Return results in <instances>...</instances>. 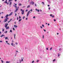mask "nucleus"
<instances>
[{
  "instance_id": "f257e3e1",
  "label": "nucleus",
  "mask_w": 63,
  "mask_h": 63,
  "mask_svg": "<svg viewBox=\"0 0 63 63\" xmlns=\"http://www.w3.org/2000/svg\"><path fill=\"white\" fill-rule=\"evenodd\" d=\"M8 19H9V18L5 19L4 20V22H7V21H8Z\"/></svg>"
},
{
  "instance_id": "f03ea898",
  "label": "nucleus",
  "mask_w": 63,
  "mask_h": 63,
  "mask_svg": "<svg viewBox=\"0 0 63 63\" xmlns=\"http://www.w3.org/2000/svg\"><path fill=\"white\" fill-rule=\"evenodd\" d=\"M30 11H29L27 13V16H29V14H30Z\"/></svg>"
},
{
  "instance_id": "7ed1b4c3",
  "label": "nucleus",
  "mask_w": 63,
  "mask_h": 63,
  "mask_svg": "<svg viewBox=\"0 0 63 63\" xmlns=\"http://www.w3.org/2000/svg\"><path fill=\"white\" fill-rule=\"evenodd\" d=\"M34 2L33 1H32L30 3V4H31L34 5Z\"/></svg>"
},
{
  "instance_id": "20e7f679",
  "label": "nucleus",
  "mask_w": 63,
  "mask_h": 63,
  "mask_svg": "<svg viewBox=\"0 0 63 63\" xmlns=\"http://www.w3.org/2000/svg\"><path fill=\"white\" fill-rule=\"evenodd\" d=\"M9 15H6L5 16V17L7 19V18H8V17L9 16Z\"/></svg>"
},
{
  "instance_id": "39448f33",
  "label": "nucleus",
  "mask_w": 63,
  "mask_h": 63,
  "mask_svg": "<svg viewBox=\"0 0 63 63\" xmlns=\"http://www.w3.org/2000/svg\"><path fill=\"white\" fill-rule=\"evenodd\" d=\"M24 10H22V12L21 13L22 15H23L24 14Z\"/></svg>"
},
{
  "instance_id": "423d86ee",
  "label": "nucleus",
  "mask_w": 63,
  "mask_h": 63,
  "mask_svg": "<svg viewBox=\"0 0 63 63\" xmlns=\"http://www.w3.org/2000/svg\"><path fill=\"white\" fill-rule=\"evenodd\" d=\"M8 23H7L5 25V27L6 28V27H7V26L8 25Z\"/></svg>"
},
{
  "instance_id": "0eeeda50",
  "label": "nucleus",
  "mask_w": 63,
  "mask_h": 63,
  "mask_svg": "<svg viewBox=\"0 0 63 63\" xmlns=\"http://www.w3.org/2000/svg\"><path fill=\"white\" fill-rule=\"evenodd\" d=\"M4 2L5 3H6L7 5H9V3H7V0H6L5 1H4Z\"/></svg>"
},
{
  "instance_id": "6e6552de",
  "label": "nucleus",
  "mask_w": 63,
  "mask_h": 63,
  "mask_svg": "<svg viewBox=\"0 0 63 63\" xmlns=\"http://www.w3.org/2000/svg\"><path fill=\"white\" fill-rule=\"evenodd\" d=\"M11 45H12V46H13V47H15V45H14V43H12L11 44Z\"/></svg>"
},
{
  "instance_id": "1a4fd4ad",
  "label": "nucleus",
  "mask_w": 63,
  "mask_h": 63,
  "mask_svg": "<svg viewBox=\"0 0 63 63\" xmlns=\"http://www.w3.org/2000/svg\"><path fill=\"white\" fill-rule=\"evenodd\" d=\"M6 28V29H9V27L8 26L7 27H5Z\"/></svg>"
},
{
  "instance_id": "9d476101",
  "label": "nucleus",
  "mask_w": 63,
  "mask_h": 63,
  "mask_svg": "<svg viewBox=\"0 0 63 63\" xmlns=\"http://www.w3.org/2000/svg\"><path fill=\"white\" fill-rule=\"evenodd\" d=\"M3 36H5V35L2 34L0 36V37H3Z\"/></svg>"
},
{
  "instance_id": "9b49d317",
  "label": "nucleus",
  "mask_w": 63,
  "mask_h": 63,
  "mask_svg": "<svg viewBox=\"0 0 63 63\" xmlns=\"http://www.w3.org/2000/svg\"><path fill=\"white\" fill-rule=\"evenodd\" d=\"M12 4V2H11V1H10V3H9V5L10 6H11V4Z\"/></svg>"
},
{
  "instance_id": "f8f14e48",
  "label": "nucleus",
  "mask_w": 63,
  "mask_h": 63,
  "mask_svg": "<svg viewBox=\"0 0 63 63\" xmlns=\"http://www.w3.org/2000/svg\"><path fill=\"white\" fill-rule=\"evenodd\" d=\"M12 20V19H10V21H9L8 22V23H9V22H10L11 21V20Z\"/></svg>"
},
{
  "instance_id": "ddd939ff",
  "label": "nucleus",
  "mask_w": 63,
  "mask_h": 63,
  "mask_svg": "<svg viewBox=\"0 0 63 63\" xmlns=\"http://www.w3.org/2000/svg\"><path fill=\"white\" fill-rule=\"evenodd\" d=\"M13 12H11V13L9 14V16H11V15H12L13 14Z\"/></svg>"
},
{
  "instance_id": "4468645a",
  "label": "nucleus",
  "mask_w": 63,
  "mask_h": 63,
  "mask_svg": "<svg viewBox=\"0 0 63 63\" xmlns=\"http://www.w3.org/2000/svg\"><path fill=\"white\" fill-rule=\"evenodd\" d=\"M14 26L15 28H16L17 27V26L16 25H14Z\"/></svg>"
},
{
  "instance_id": "2eb2a0df",
  "label": "nucleus",
  "mask_w": 63,
  "mask_h": 63,
  "mask_svg": "<svg viewBox=\"0 0 63 63\" xmlns=\"http://www.w3.org/2000/svg\"><path fill=\"white\" fill-rule=\"evenodd\" d=\"M14 39H16V35L14 34Z\"/></svg>"
},
{
  "instance_id": "dca6fc26",
  "label": "nucleus",
  "mask_w": 63,
  "mask_h": 63,
  "mask_svg": "<svg viewBox=\"0 0 63 63\" xmlns=\"http://www.w3.org/2000/svg\"><path fill=\"white\" fill-rule=\"evenodd\" d=\"M8 37H6L5 38V40H7V39H8Z\"/></svg>"
},
{
  "instance_id": "f3484780",
  "label": "nucleus",
  "mask_w": 63,
  "mask_h": 63,
  "mask_svg": "<svg viewBox=\"0 0 63 63\" xmlns=\"http://www.w3.org/2000/svg\"><path fill=\"white\" fill-rule=\"evenodd\" d=\"M19 6H21L22 5V4H21V3H19Z\"/></svg>"
},
{
  "instance_id": "a211bd4d",
  "label": "nucleus",
  "mask_w": 63,
  "mask_h": 63,
  "mask_svg": "<svg viewBox=\"0 0 63 63\" xmlns=\"http://www.w3.org/2000/svg\"><path fill=\"white\" fill-rule=\"evenodd\" d=\"M1 62L2 63H4V62L2 60H1Z\"/></svg>"
},
{
  "instance_id": "6ab92c4d",
  "label": "nucleus",
  "mask_w": 63,
  "mask_h": 63,
  "mask_svg": "<svg viewBox=\"0 0 63 63\" xmlns=\"http://www.w3.org/2000/svg\"><path fill=\"white\" fill-rule=\"evenodd\" d=\"M13 1V0H9L8 2H10V1Z\"/></svg>"
},
{
  "instance_id": "aec40b11",
  "label": "nucleus",
  "mask_w": 63,
  "mask_h": 63,
  "mask_svg": "<svg viewBox=\"0 0 63 63\" xmlns=\"http://www.w3.org/2000/svg\"><path fill=\"white\" fill-rule=\"evenodd\" d=\"M8 32V31H6V32H4L5 33H7Z\"/></svg>"
},
{
  "instance_id": "412c9836",
  "label": "nucleus",
  "mask_w": 63,
  "mask_h": 63,
  "mask_svg": "<svg viewBox=\"0 0 63 63\" xmlns=\"http://www.w3.org/2000/svg\"><path fill=\"white\" fill-rule=\"evenodd\" d=\"M2 31L4 32V29H2Z\"/></svg>"
},
{
  "instance_id": "4be33fe9",
  "label": "nucleus",
  "mask_w": 63,
  "mask_h": 63,
  "mask_svg": "<svg viewBox=\"0 0 63 63\" xmlns=\"http://www.w3.org/2000/svg\"><path fill=\"white\" fill-rule=\"evenodd\" d=\"M19 8V7H17V9L16 8V10L17 11V10H18V8Z\"/></svg>"
},
{
  "instance_id": "5701e85b",
  "label": "nucleus",
  "mask_w": 63,
  "mask_h": 63,
  "mask_svg": "<svg viewBox=\"0 0 63 63\" xmlns=\"http://www.w3.org/2000/svg\"><path fill=\"white\" fill-rule=\"evenodd\" d=\"M30 7V6L29 5L27 7V8H29Z\"/></svg>"
},
{
  "instance_id": "b1692460",
  "label": "nucleus",
  "mask_w": 63,
  "mask_h": 63,
  "mask_svg": "<svg viewBox=\"0 0 63 63\" xmlns=\"http://www.w3.org/2000/svg\"><path fill=\"white\" fill-rule=\"evenodd\" d=\"M55 61V59L53 60V62H54V61Z\"/></svg>"
},
{
  "instance_id": "393cba45",
  "label": "nucleus",
  "mask_w": 63,
  "mask_h": 63,
  "mask_svg": "<svg viewBox=\"0 0 63 63\" xmlns=\"http://www.w3.org/2000/svg\"><path fill=\"white\" fill-rule=\"evenodd\" d=\"M39 61V60H37L36 61V62L38 63Z\"/></svg>"
},
{
  "instance_id": "a878e982",
  "label": "nucleus",
  "mask_w": 63,
  "mask_h": 63,
  "mask_svg": "<svg viewBox=\"0 0 63 63\" xmlns=\"http://www.w3.org/2000/svg\"><path fill=\"white\" fill-rule=\"evenodd\" d=\"M42 4H43L44 5H45V3H44V2H42Z\"/></svg>"
},
{
  "instance_id": "bb28decb",
  "label": "nucleus",
  "mask_w": 63,
  "mask_h": 63,
  "mask_svg": "<svg viewBox=\"0 0 63 63\" xmlns=\"http://www.w3.org/2000/svg\"><path fill=\"white\" fill-rule=\"evenodd\" d=\"M58 54V57H59V56H60V54Z\"/></svg>"
},
{
  "instance_id": "cd10ccee",
  "label": "nucleus",
  "mask_w": 63,
  "mask_h": 63,
  "mask_svg": "<svg viewBox=\"0 0 63 63\" xmlns=\"http://www.w3.org/2000/svg\"><path fill=\"white\" fill-rule=\"evenodd\" d=\"M34 63V61H32V63Z\"/></svg>"
},
{
  "instance_id": "c85d7f7f",
  "label": "nucleus",
  "mask_w": 63,
  "mask_h": 63,
  "mask_svg": "<svg viewBox=\"0 0 63 63\" xmlns=\"http://www.w3.org/2000/svg\"><path fill=\"white\" fill-rule=\"evenodd\" d=\"M33 18H36V17H35V16H34L33 17Z\"/></svg>"
},
{
  "instance_id": "c756f323",
  "label": "nucleus",
  "mask_w": 63,
  "mask_h": 63,
  "mask_svg": "<svg viewBox=\"0 0 63 63\" xmlns=\"http://www.w3.org/2000/svg\"><path fill=\"white\" fill-rule=\"evenodd\" d=\"M43 39H44V35L43 36Z\"/></svg>"
},
{
  "instance_id": "7c9ffc66",
  "label": "nucleus",
  "mask_w": 63,
  "mask_h": 63,
  "mask_svg": "<svg viewBox=\"0 0 63 63\" xmlns=\"http://www.w3.org/2000/svg\"><path fill=\"white\" fill-rule=\"evenodd\" d=\"M21 19H20L19 20V22H20V21H21Z\"/></svg>"
},
{
  "instance_id": "2f4dec72",
  "label": "nucleus",
  "mask_w": 63,
  "mask_h": 63,
  "mask_svg": "<svg viewBox=\"0 0 63 63\" xmlns=\"http://www.w3.org/2000/svg\"><path fill=\"white\" fill-rule=\"evenodd\" d=\"M44 31V32H46V30H44V29H43Z\"/></svg>"
},
{
  "instance_id": "473e14b6",
  "label": "nucleus",
  "mask_w": 63,
  "mask_h": 63,
  "mask_svg": "<svg viewBox=\"0 0 63 63\" xmlns=\"http://www.w3.org/2000/svg\"><path fill=\"white\" fill-rule=\"evenodd\" d=\"M24 18H25V16H24L23 18V19H24Z\"/></svg>"
},
{
  "instance_id": "72a5a7b5",
  "label": "nucleus",
  "mask_w": 63,
  "mask_h": 63,
  "mask_svg": "<svg viewBox=\"0 0 63 63\" xmlns=\"http://www.w3.org/2000/svg\"><path fill=\"white\" fill-rule=\"evenodd\" d=\"M15 7V8H16V9H17V6H16Z\"/></svg>"
},
{
  "instance_id": "f704fd0d",
  "label": "nucleus",
  "mask_w": 63,
  "mask_h": 63,
  "mask_svg": "<svg viewBox=\"0 0 63 63\" xmlns=\"http://www.w3.org/2000/svg\"><path fill=\"white\" fill-rule=\"evenodd\" d=\"M48 9L49 10H50V7H49L48 8Z\"/></svg>"
},
{
  "instance_id": "c9c22d12",
  "label": "nucleus",
  "mask_w": 63,
  "mask_h": 63,
  "mask_svg": "<svg viewBox=\"0 0 63 63\" xmlns=\"http://www.w3.org/2000/svg\"><path fill=\"white\" fill-rule=\"evenodd\" d=\"M10 32H12V31L11 30H10Z\"/></svg>"
},
{
  "instance_id": "e433bc0d",
  "label": "nucleus",
  "mask_w": 63,
  "mask_h": 63,
  "mask_svg": "<svg viewBox=\"0 0 63 63\" xmlns=\"http://www.w3.org/2000/svg\"><path fill=\"white\" fill-rule=\"evenodd\" d=\"M42 27H44V25L42 24Z\"/></svg>"
},
{
  "instance_id": "4c0bfd02",
  "label": "nucleus",
  "mask_w": 63,
  "mask_h": 63,
  "mask_svg": "<svg viewBox=\"0 0 63 63\" xmlns=\"http://www.w3.org/2000/svg\"><path fill=\"white\" fill-rule=\"evenodd\" d=\"M61 50V49L60 48V49H59V50L60 51Z\"/></svg>"
},
{
  "instance_id": "58836bf2",
  "label": "nucleus",
  "mask_w": 63,
  "mask_h": 63,
  "mask_svg": "<svg viewBox=\"0 0 63 63\" xmlns=\"http://www.w3.org/2000/svg\"><path fill=\"white\" fill-rule=\"evenodd\" d=\"M50 50H51V49H52V47H51V48H50Z\"/></svg>"
},
{
  "instance_id": "ea45409f",
  "label": "nucleus",
  "mask_w": 63,
  "mask_h": 63,
  "mask_svg": "<svg viewBox=\"0 0 63 63\" xmlns=\"http://www.w3.org/2000/svg\"><path fill=\"white\" fill-rule=\"evenodd\" d=\"M13 29L14 30V31H15V28H13Z\"/></svg>"
},
{
  "instance_id": "a19ab883",
  "label": "nucleus",
  "mask_w": 63,
  "mask_h": 63,
  "mask_svg": "<svg viewBox=\"0 0 63 63\" xmlns=\"http://www.w3.org/2000/svg\"><path fill=\"white\" fill-rule=\"evenodd\" d=\"M15 44L16 45H17V44H18V43H16Z\"/></svg>"
},
{
  "instance_id": "79ce46f5",
  "label": "nucleus",
  "mask_w": 63,
  "mask_h": 63,
  "mask_svg": "<svg viewBox=\"0 0 63 63\" xmlns=\"http://www.w3.org/2000/svg\"><path fill=\"white\" fill-rule=\"evenodd\" d=\"M54 21H56V20L55 19H54Z\"/></svg>"
},
{
  "instance_id": "37998d69",
  "label": "nucleus",
  "mask_w": 63,
  "mask_h": 63,
  "mask_svg": "<svg viewBox=\"0 0 63 63\" xmlns=\"http://www.w3.org/2000/svg\"><path fill=\"white\" fill-rule=\"evenodd\" d=\"M37 11H38V12H40V11H39V9L37 10Z\"/></svg>"
},
{
  "instance_id": "c03bdc74",
  "label": "nucleus",
  "mask_w": 63,
  "mask_h": 63,
  "mask_svg": "<svg viewBox=\"0 0 63 63\" xmlns=\"http://www.w3.org/2000/svg\"><path fill=\"white\" fill-rule=\"evenodd\" d=\"M52 16V14H50V16Z\"/></svg>"
},
{
  "instance_id": "a18cd8bd",
  "label": "nucleus",
  "mask_w": 63,
  "mask_h": 63,
  "mask_svg": "<svg viewBox=\"0 0 63 63\" xmlns=\"http://www.w3.org/2000/svg\"><path fill=\"white\" fill-rule=\"evenodd\" d=\"M18 17H17V20H18Z\"/></svg>"
},
{
  "instance_id": "49530a36",
  "label": "nucleus",
  "mask_w": 63,
  "mask_h": 63,
  "mask_svg": "<svg viewBox=\"0 0 63 63\" xmlns=\"http://www.w3.org/2000/svg\"><path fill=\"white\" fill-rule=\"evenodd\" d=\"M52 17H54V16H52Z\"/></svg>"
},
{
  "instance_id": "de8ad7c7",
  "label": "nucleus",
  "mask_w": 63,
  "mask_h": 63,
  "mask_svg": "<svg viewBox=\"0 0 63 63\" xmlns=\"http://www.w3.org/2000/svg\"><path fill=\"white\" fill-rule=\"evenodd\" d=\"M17 10H15V12H17Z\"/></svg>"
},
{
  "instance_id": "09e8293b",
  "label": "nucleus",
  "mask_w": 63,
  "mask_h": 63,
  "mask_svg": "<svg viewBox=\"0 0 63 63\" xmlns=\"http://www.w3.org/2000/svg\"><path fill=\"white\" fill-rule=\"evenodd\" d=\"M15 16H17V14H16V13L15 14Z\"/></svg>"
},
{
  "instance_id": "8fccbe9b",
  "label": "nucleus",
  "mask_w": 63,
  "mask_h": 63,
  "mask_svg": "<svg viewBox=\"0 0 63 63\" xmlns=\"http://www.w3.org/2000/svg\"><path fill=\"white\" fill-rule=\"evenodd\" d=\"M40 28H42V29L43 28V27L41 26H40Z\"/></svg>"
},
{
  "instance_id": "3c124183",
  "label": "nucleus",
  "mask_w": 63,
  "mask_h": 63,
  "mask_svg": "<svg viewBox=\"0 0 63 63\" xmlns=\"http://www.w3.org/2000/svg\"><path fill=\"white\" fill-rule=\"evenodd\" d=\"M46 49H47V50H48V48H46Z\"/></svg>"
},
{
  "instance_id": "603ef678",
  "label": "nucleus",
  "mask_w": 63,
  "mask_h": 63,
  "mask_svg": "<svg viewBox=\"0 0 63 63\" xmlns=\"http://www.w3.org/2000/svg\"><path fill=\"white\" fill-rule=\"evenodd\" d=\"M30 11H31V12L33 11V10H32V9H31Z\"/></svg>"
},
{
  "instance_id": "864d4df0",
  "label": "nucleus",
  "mask_w": 63,
  "mask_h": 63,
  "mask_svg": "<svg viewBox=\"0 0 63 63\" xmlns=\"http://www.w3.org/2000/svg\"><path fill=\"white\" fill-rule=\"evenodd\" d=\"M6 43H8V41H6Z\"/></svg>"
},
{
  "instance_id": "5fc2aeb1",
  "label": "nucleus",
  "mask_w": 63,
  "mask_h": 63,
  "mask_svg": "<svg viewBox=\"0 0 63 63\" xmlns=\"http://www.w3.org/2000/svg\"><path fill=\"white\" fill-rule=\"evenodd\" d=\"M27 11H28V10H26V12H27Z\"/></svg>"
},
{
  "instance_id": "6e6d98bb",
  "label": "nucleus",
  "mask_w": 63,
  "mask_h": 63,
  "mask_svg": "<svg viewBox=\"0 0 63 63\" xmlns=\"http://www.w3.org/2000/svg\"><path fill=\"white\" fill-rule=\"evenodd\" d=\"M19 18H21V17H20V16H19Z\"/></svg>"
},
{
  "instance_id": "4d7b16f0",
  "label": "nucleus",
  "mask_w": 63,
  "mask_h": 63,
  "mask_svg": "<svg viewBox=\"0 0 63 63\" xmlns=\"http://www.w3.org/2000/svg\"><path fill=\"white\" fill-rule=\"evenodd\" d=\"M6 63H9V62H6Z\"/></svg>"
},
{
  "instance_id": "13d9d810",
  "label": "nucleus",
  "mask_w": 63,
  "mask_h": 63,
  "mask_svg": "<svg viewBox=\"0 0 63 63\" xmlns=\"http://www.w3.org/2000/svg\"><path fill=\"white\" fill-rule=\"evenodd\" d=\"M49 6H50L49 5H47V6H48V7H49Z\"/></svg>"
},
{
  "instance_id": "bf43d9fd",
  "label": "nucleus",
  "mask_w": 63,
  "mask_h": 63,
  "mask_svg": "<svg viewBox=\"0 0 63 63\" xmlns=\"http://www.w3.org/2000/svg\"><path fill=\"white\" fill-rule=\"evenodd\" d=\"M28 19V18H26V20H27Z\"/></svg>"
},
{
  "instance_id": "052dcab7",
  "label": "nucleus",
  "mask_w": 63,
  "mask_h": 63,
  "mask_svg": "<svg viewBox=\"0 0 63 63\" xmlns=\"http://www.w3.org/2000/svg\"><path fill=\"white\" fill-rule=\"evenodd\" d=\"M23 11L22 10V9H21V11Z\"/></svg>"
},
{
  "instance_id": "680f3d73",
  "label": "nucleus",
  "mask_w": 63,
  "mask_h": 63,
  "mask_svg": "<svg viewBox=\"0 0 63 63\" xmlns=\"http://www.w3.org/2000/svg\"><path fill=\"white\" fill-rule=\"evenodd\" d=\"M15 2H16V1H17V0H15Z\"/></svg>"
},
{
  "instance_id": "e2e57ef3",
  "label": "nucleus",
  "mask_w": 63,
  "mask_h": 63,
  "mask_svg": "<svg viewBox=\"0 0 63 63\" xmlns=\"http://www.w3.org/2000/svg\"><path fill=\"white\" fill-rule=\"evenodd\" d=\"M35 10H36V11H37V9H35Z\"/></svg>"
},
{
  "instance_id": "0e129e2a",
  "label": "nucleus",
  "mask_w": 63,
  "mask_h": 63,
  "mask_svg": "<svg viewBox=\"0 0 63 63\" xmlns=\"http://www.w3.org/2000/svg\"><path fill=\"white\" fill-rule=\"evenodd\" d=\"M1 18H3V17L2 16V17H1Z\"/></svg>"
},
{
  "instance_id": "69168bd1",
  "label": "nucleus",
  "mask_w": 63,
  "mask_h": 63,
  "mask_svg": "<svg viewBox=\"0 0 63 63\" xmlns=\"http://www.w3.org/2000/svg\"><path fill=\"white\" fill-rule=\"evenodd\" d=\"M16 5H14V7H16Z\"/></svg>"
},
{
  "instance_id": "338daca9",
  "label": "nucleus",
  "mask_w": 63,
  "mask_h": 63,
  "mask_svg": "<svg viewBox=\"0 0 63 63\" xmlns=\"http://www.w3.org/2000/svg\"><path fill=\"white\" fill-rule=\"evenodd\" d=\"M1 42H2V41H0V43Z\"/></svg>"
},
{
  "instance_id": "774afa93",
  "label": "nucleus",
  "mask_w": 63,
  "mask_h": 63,
  "mask_svg": "<svg viewBox=\"0 0 63 63\" xmlns=\"http://www.w3.org/2000/svg\"><path fill=\"white\" fill-rule=\"evenodd\" d=\"M48 26L49 25V23L48 24Z\"/></svg>"
}]
</instances>
